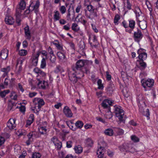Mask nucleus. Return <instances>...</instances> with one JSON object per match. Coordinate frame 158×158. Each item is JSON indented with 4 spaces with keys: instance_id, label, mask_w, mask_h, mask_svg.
Instances as JSON below:
<instances>
[{
    "instance_id": "obj_1",
    "label": "nucleus",
    "mask_w": 158,
    "mask_h": 158,
    "mask_svg": "<svg viewBox=\"0 0 158 158\" xmlns=\"http://www.w3.org/2000/svg\"><path fill=\"white\" fill-rule=\"evenodd\" d=\"M33 71L38 74L37 79L39 82L37 85L39 88L45 89L47 87L48 85V82L44 81L42 82L41 81H40V79L39 78V77H42V79L44 78L46 75V73L38 68H35L33 70Z\"/></svg>"
},
{
    "instance_id": "obj_2",
    "label": "nucleus",
    "mask_w": 158,
    "mask_h": 158,
    "mask_svg": "<svg viewBox=\"0 0 158 158\" xmlns=\"http://www.w3.org/2000/svg\"><path fill=\"white\" fill-rule=\"evenodd\" d=\"M33 102L34 106L32 107V110L35 113L39 112L41 107L44 104V100L40 98H35Z\"/></svg>"
},
{
    "instance_id": "obj_3",
    "label": "nucleus",
    "mask_w": 158,
    "mask_h": 158,
    "mask_svg": "<svg viewBox=\"0 0 158 158\" xmlns=\"http://www.w3.org/2000/svg\"><path fill=\"white\" fill-rule=\"evenodd\" d=\"M114 113L120 122L124 123L126 117L124 115V111L122 107L119 106H115L114 107Z\"/></svg>"
},
{
    "instance_id": "obj_4",
    "label": "nucleus",
    "mask_w": 158,
    "mask_h": 158,
    "mask_svg": "<svg viewBox=\"0 0 158 158\" xmlns=\"http://www.w3.org/2000/svg\"><path fill=\"white\" fill-rule=\"evenodd\" d=\"M141 83L144 90L148 91L150 90V88L153 85L154 81L151 79H143L141 81Z\"/></svg>"
},
{
    "instance_id": "obj_5",
    "label": "nucleus",
    "mask_w": 158,
    "mask_h": 158,
    "mask_svg": "<svg viewBox=\"0 0 158 158\" xmlns=\"http://www.w3.org/2000/svg\"><path fill=\"white\" fill-rule=\"evenodd\" d=\"M85 61L84 60H79L76 63V69L74 70L75 71H77L79 72L78 71L80 72V73L81 74V76H83V73L81 71V68L84 66L85 64Z\"/></svg>"
},
{
    "instance_id": "obj_6",
    "label": "nucleus",
    "mask_w": 158,
    "mask_h": 158,
    "mask_svg": "<svg viewBox=\"0 0 158 158\" xmlns=\"http://www.w3.org/2000/svg\"><path fill=\"white\" fill-rule=\"evenodd\" d=\"M77 71H75L74 69H73L69 73V79L71 82L73 84L76 83L77 81L78 77H76V75L75 74V73L77 74Z\"/></svg>"
},
{
    "instance_id": "obj_7",
    "label": "nucleus",
    "mask_w": 158,
    "mask_h": 158,
    "mask_svg": "<svg viewBox=\"0 0 158 158\" xmlns=\"http://www.w3.org/2000/svg\"><path fill=\"white\" fill-rule=\"evenodd\" d=\"M16 120L15 119L11 118L9 119L7 123V126L10 130L14 129L16 127V124L15 123Z\"/></svg>"
},
{
    "instance_id": "obj_8",
    "label": "nucleus",
    "mask_w": 158,
    "mask_h": 158,
    "mask_svg": "<svg viewBox=\"0 0 158 158\" xmlns=\"http://www.w3.org/2000/svg\"><path fill=\"white\" fill-rule=\"evenodd\" d=\"M139 54V57L140 60H145L147 58V54L144 52V50L142 48H140L137 51Z\"/></svg>"
},
{
    "instance_id": "obj_9",
    "label": "nucleus",
    "mask_w": 158,
    "mask_h": 158,
    "mask_svg": "<svg viewBox=\"0 0 158 158\" xmlns=\"http://www.w3.org/2000/svg\"><path fill=\"white\" fill-rule=\"evenodd\" d=\"M47 122H43L39 128V133L42 135L46 134L47 133Z\"/></svg>"
},
{
    "instance_id": "obj_10",
    "label": "nucleus",
    "mask_w": 158,
    "mask_h": 158,
    "mask_svg": "<svg viewBox=\"0 0 158 158\" xmlns=\"http://www.w3.org/2000/svg\"><path fill=\"white\" fill-rule=\"evenodd\" d=\"M27 136L28 139L26 141V143L28 145L33 141V139L36 138L35 133L34 132H30Z\"/></svg>"
},
{
    "instance_id": "obj_11",
    "label": "nucleus",
    "mask_w": 158,
    "mask_h": 158,
    "mask_svg": "<svg viewBox=\"0 0 158 158\" xmlns=\"http://www.w3.org/2000/svg\"><path fill=\"white\" fill-rule=\"evenodd\" d=\"M40 2L39 1L37 0L36 1L35 4L33 5L32 3H31L29 6L30 8V10L31 11L34 10L35 13L37 14L38 12V8L39 7Z\"/></svg>"
},
{
    "instance_id": "obj_12",
    "label": "nucleus",
    "mask_w": 158,
    "mask_h": 158,
    "mask_svg": "<svg viewBox=\"0 0 158 158\" xmlns=\"http://www.w3.org/2000/svg\"><path fill=\"white\" fill-rule=\"evenodd\" d=\"M63 112L65 115L68 117L71 118L73 116V114L68 106H66L64 108Z\"/></svg>"
},
{
    "instance_id": "obj_13",
    "label": "nucleus",
    "mask_w": 158,
    "mask_h": 158,
    "mask_svg": "<svg viewBox=\"0 0 158 158\" xmlns=\"http://www.w3.org/2000/svg\"><path fill=\"white\" fill-rule=\"evenodd\" d=\"M112 102L110 100L106 99L104 100L102 103V106L104 108H107L108 109H110V106L112 104Z\"/></svg>"
},
{
    "instance_id": "obj_14",
    "label": "nucleus",
    "mask_w": 158,
    "mask_h": 158,
    "mask_svg": "<svg viewBox=\"0 0 158 158\" xmlns=\"http://www.w3.org/2000/svg\"><path fill=\"white\" fill-rule=\"evenodd\" d=\"M136 65L141 69H144L146 67V63L143 60H137Z\"/></svg>"
},
{
    "instance_id": "obj_15",
    "label": "nucleus",
    "mask_w": 158,
    "mask_h": 158,
    "mask_svg": "<svg viewBox=\"0 0 158 158\" xmlns=\"http://www.w3.org/2000/svg\"><path fill=\"white\" fill-rule=\"evenodd\" d=\"M14 79L12 78L10 81L7 78H6L4 81V85H0V87H2V89L6 88V86L8 85L9 84L11 85H12Z\"/></svg>"
},
{
    "instance_id": "obj_16",
    "label": "nucleus",
    "mask_w": 158,
    "mask_h": 158,
    "mask_svg": "<svg viewBox=\"0 0 158 158\" xmlns=\"http://www.w3.org/2000/svg\"><path fill=\"white\" fill-rule=\"evenodd\" d=\"M104 150L103 147L100 146L97 150V155L98 158H105L104 156Z\"/></svg>"
},
{
    "instance_id": "obj_17",
    "label": "nucleus",
    "mask_w": 158,
    "mask_h": 158,
    "mask_svg": "<svg viewBox=\"0 0 158 158\" xmlns=\"http://www.w3.org/2000/svg\"><path fill=\"white\" fill-rule=\"evenodd\" d=\"M53 19L54 21L59 20L61 18V15L58 10H55L53 12Z\"/></svg>"
},
{
    "instance_id": "obj_18",
    "label": "nucleus",
    "mask_w": 158,
    "mask_h": 158,
    "mask_svg": "<svg viewBox=\"0 0 158 158\" xmlns=\"http://www.w3.org/2000/svg\"><path fill=\"white\" fill-rule=\"evenodd\" d=\"M139 22V26L141 29L142 30H144L147 27V23L146 22L143 20H140L138 21Z\"/></svg>"
},
{
    "instance_id": "obj_19",
    "label": "nucleus",
    "mask_w": 158,
    "mask_h": 158,
    "mask_svg": "<svg viewBox=\"0 0 158 158\" xmlns=\"http://www.w3.org/2000/svg\"><path fill=\"white\" fill-rule=\"evenodd\" d=\"M10 66H8L6 67L3 68L1 69L2 72L4 73L2 75V77H5L7 75L8 73L10 71Z\"/></svg>"
},
{
    "instance_id": "obj_20",
    "label": "nucleus",
    "mask_w": 158,
    "mask_h": 158,
    "mask_svg": "<svg viewBox=\"0 0 158 158\" xmlns=\"http://www.w3.org/2000/svg\"><path fill=\"white\" fill-rule=\"evenodd\" d=\"M8 53V50L6 49H4L1 52V56L3 59H5L7 57Z\"/></svg>"
},
{
    "instance_id": "obj_21",
    "label": "nucleus",
    "mask_w": 158,
    "mask_h": 158,
    "mask_svg": "<svg viewBox=\"0 0 158 158\" xmlns=\"http://www.w3.org/2000/svg\"><path fill=\"white\" fill-rule=\"evenodd\" d=\"M51 141L53 142L56 146H57L58 149L62 147L61 143H58L57 139L56 137H53L51 139Z\"/></svg>"
},
{
    "instance_id": "obj_22",
    "label": "nucleus",
    "mask_w": 158,
    "mask_h": 158,
    "mask_svg": "<svg viewBox=\"0 0 158 158\" xmlns=\"http://www.w3.org/2000/svg\"><path fill=\"white\" fill-rule=\"evenodd\" d=\"M5 21L6 24L10 25L13 24L14 22V19L10 16H6L5 18Z\"/></svg>"
},
{
    "instance_id": "obj_23",
    "label": "nucleus",
    "mask_w": 158,
    "mask_h": 158,
    "mask_svg": "<svg viewBox=\"0 0 158 158\" xmlns=\"http://www.w3.org/2000/svg\"><path fill=\"white\" fill-rule=\"evenodd\" d=\"M25 33L27 38L30 40L31 37L30 32L29 29V27L27 26L24 28Z\"/></svg>"
},
{
    "instance_id": "obj_24",
    "label": "nucleus",
    "mask_w": 158,
    "mask_h": 158,
    "mask_svg": "<svg viewBox=\"0 0 158 158\" xmlns=\"http://www.w3.org/2000/svg\"><path fill=\"white\" fill-rule=\"evenodd\" d=\"M134 36L135 39H141L142 37V34L141 31L139 29H138L137 31L135 32Z\"/></svg>"
},
{
    "instance_id": "obj_25",
    "label": "nucleus",
    "mask_w": 158,
    "mask_h": 158,
    "mask_svg": "<svg viewBox=\"0 0 158 158\" xmlns=\"http://www.w3.org/2000/svg\"><path fill=\"white\" fill-rule=\"evenodd\" d=\"M137 9L138 10V11H136L135 14L137 19L138 21L142 20L143 17L141 15V13L139 8H137Z\"/></svg>"
},
{
    "instance_id": "obj_26",
    "label": "nucleus",
    "mask_w": 158,
    "mask_h": 158,
    "mask_svg": "<svg viewBox=\"0 0 158 158\" xmlns=\"http://www.w3.org/2000/svg\"><path fill=\"white\" fill-rule=\"evenodd\" d=\"M26 6V4L25 1L23 0L21 1L19 4V9H17L18 10V12H19V9L21 10H24ZM19 12L20 13L21 11H20Z\"/></svg>"
},
{
    "instance_id": "obj_27",
    "label": "nucleus",
    "mask_w": 158,
    "mask_h": 158,
    "mask_svg": "<svg viewBox=\"0 0 158 158\" xmlns=\"http://www.w3.org/2000/svg\"><path fill=\"white\" fill-rule=\"evenodd\" d=\"M104 133L106 135L111 136L113 135L114 131L111 128H107L105 130Z\"/></svg>"
},
{
    "instance_id": "obj_28",
    "label": "nucleus",
    "mask_w": 158,
    "mask_h": 158,
    "mask_svg": "<svg viewBox=\"0 0 158 158\" xmlns=\"http://www.w3.org/2000/svg\"><path fill=\"white\" fill-rule=\"evenodd\" d=\"M34 120V115L33 114H30L28 120L27 122V125H30L33 122Z\"/></svg>"
},
{
    "instance_id": "obj_29",
    "label": "nucleus",
    "mask_w": 158,
    "mask_h": 158,
    "mask_svg": "<svg viewBox=\"0 0 158 158\" xmlns=\"http://www.w3.org/2000/svg\"><path fill=\"white\" fill-rule=\"evenodd\" d=\"M17 135L19 136L24 135L26 134V131L23 129H19L16 133Z\"/></svg>"
},
{
    "instance_id": "obj_30",
    "label": "nucleus",
    "mask_w": 158,
    "mask_h": 158,
    "mask_svg": "<svg viewBox=\"0 0 158 158\" xmlns=\"http://www.w3.org/2000/svg\"><path fill=\"white\" fill-rule=\"evenodd\" d=\"M85 6H87V8L88 10L89 11L90 13H92L94 10V7L91 5L89 4L85 3Z\"/></svg>"
},
{
    "instance_id": "obj_31",
    "label": "nucleus",
    "mask_w": 158,
    "mask_h": 158,
    "mask_svg": "<svg viewBox=\"0 0 158 158\" xmlns=\"http://www.w3.org/2000/svg\"><path fill=\"white\" fill-rule=\"evenodd\" d=\"M74 149L76 153H80L82 152V148L80 145L75 146L74 148Z\"/></svg>"
},
{
    "instance_id": "obj_32",
    "label": "nucleus",
    "mask_w": 158,
    "mask_h": 158,
    "mask_svg": "<svg viewBox=\"0 0 158 158\" xmlns=\"http://www.w3.org/2000/svg\"><path fill=\"white\" fill-rule=\"evenodd\" d=\"M18 96L15 92L13 91L10 94V97L11 99L15 100H17Z\"/></svg>"
},
{
    "instance_id": "obj_33",
    "label": "nucleus",
    "mask_w": 158,
    "mask_h": 158,
    "mask_svg": "<svg viewBox=\"0 0 158 158\" xmlns=\"http://www.w3.org/2000/svg\"><path fill=\"white\" fill-rule=\"evenodd\" d=\"M93 41L94 42V44H93L92 43L90 42L89 43V44L91 46H92V47H96L98 44L97 41V37L96 36L94 35L93 36Z\"/></svg>"
},
{
    "instance_id": "obj_34",
    "label": "nucleus",
    "mask_w": 158,
    "mask_h": 158,
    "mask_svg": "<svg viewBox=\"0 0 158 158\" xmlns=\"http://www.w3.org/2000/svg\"><path fill=\"white\" fill-rule=\"evenodd\" d=\"M83 124L82 122L80 120L77 121L75 123L76 127L78 128H81Z\"/></svg>"
},
{
    "instance_id": "obj_35",
    "label": "nucleus",
    "mask_w": 158,
    "mask_h": 158,
    "mask_svg": "<svg viewBox=\"0 0 158 158\" xmlns=\"http://www.w3.org/2000/svg\"><path fill=\"white\" fill-rule=\"evenodd\" d=\"M72 28L73 31H77L79 30V27L78 25L75 23H73L72 24Z\"/></svg>"
},
{
    "instance_id": "obj_36",
    "label": "nucleus",
    "mask_w": 158,
    "mask_h": 158,
    "mask_svg": "<svg viewBox=\"0 0 158 158\" xmlns=\"http://www.w3.org/2000/svg\"><path fill=\"white\" fill-rule=\"evenodd\" d=\"M120 19V17L119 15L117 14L115 16L114 19V23L115 25H117L118 23V21Z\"/></svg>"
},
{
    "instance_id": "obj_37",
    "label": "nucleus",
    "mask_w": 158,
    "mask_h": 158,
    "mask_svg": "<svg viewBox=\"0 0 158 158\" xmlns=\"http://www.w3.org/2000/svg\"><path fill=\"white\" fill-rule=\"evenodd\" d=\"M57 56L58 58L61 60H64L65 57V56L64 54L61 52H57Z\"/></svg>"
},
{
    "instance_id": "obj_38",
    "label": "nucleus",
    "mask_w": 158,
    "mask_h": 158,
    "mask_svg": "<svg viewBox=\"0 0 158 158\" xmlns=\"http://www.w3.org/2000/svg\"><path fill=\"white\" fill-rule=\"evenodd\" d=\"M98 86V88L99 89H102L104 88L103 85L102 83V81L101 79H99L97 81Z\"/></svg>"
},
{
    "instance_id": "obj_39",
    "label": "nucleus",
    "mask_w": 158,
    "mask_h": 158,
    "mask_svg": "<svg viewBox=\"0 0 158 158\" xmlns=\"http://www.w3.org/2000/svg\"><path fill=\"white\" fill-rule=\"evenodd\" d=\"M10 92V90L8 89L5 90L3 91H1L0 93V96H1L2 98L4 97L6 95L8 94Z\"/></svg>"
},
{
    "instance_id": "obj_40",
    "label": "nucleus",
    "mask_w": 158,
    "mask_h": 158,
    "mask_svg": "<svg viewBox=\"0 0 158 158\" xmlns=\"http://www.w3.org/2000/svg\"><path fill=\"white\" fill-rule=\"evenodd\" d=\"M135 21L132 20H129V27L132 29H133L135 27Z\"/></svg>"
},
{
    "instance_id": "obj_41",
    "label": "nucleus",
    "mask_w": 158,
    "mask_h": 158,
    "mask_svg": "<svg viewBox=\"0 0 158 158\" xmlns=\"http://www.w3.org/2000/svg\"><path fill=\"white\" fill-rule=\"evenodd\" d=\"M20 12H18V10H16V21L17 23L18 24H19L20 23V20L19 18V16L20 15Z\"/></svg>"
},
{
    "instance_id": "obj_42",
    "label": "nucleus",
    "mask_w": 158,
    "mask_h": 158,
    "mask_svg": "<svg viewBox=\"0 0 158 158\" xmlns=\"http://www.w3.org/2000/svg\"><path fill=\"white\" fill-rule=\"evenodd\" d=\"M112 117V115L110 109H108V111L106 114V118L110 119Z\"/></svg>"
},
{
    "instance_id": "obj_43",
    "label": "nucleus",
    "mask_w": 158,
    "mask_h": 158,
    "mask_svg": "<svg viewBox=\"0 0 158 158\" xmlns=\"http://www.w3.org/2000/svg\"><path fill=\"white\" fill-rule=\"evenodd\" d=\"M131 138V140L134 142H137L139 141V138L135 135H132Z\"/></svg>"
},
{
    "instance_id": "obj_44",
    "label": "nucleus",
    "mask_w": 158,
    "mask_h": 158,
    "mask_svg": "<svg viewBox=\"0 0 158 158\" xmlns=\"http://www.w3.org/2000/svg\"><path fill=\"white\" fill-rule=\"evenodd\" d=\"M46 66V60L44 58H43L41 61V63L40 64V67L42 69H44L45 68Z\"/></svg>"
},
{
    "instance_id": "obj_45",
    "label": "nucleus",
    "mask_w": 158,
    "mask_h": 158,
    "mask_svg": "<svg viewBox=\"0 0 158 158\" xmlns=\"http://www.w3.org/2000/svg\"><path fill=\"white\" fill-rule=\"evenodd\" d=\"M27 51L24 49H21L19 51V54L21 56H24L27 55Z\"/></svg>"
},
{
    "instance_id": "obj_46",
    "label": "nucleus",
    "mask_w": 158,
    "mask_h": 158,
    "mask_svg": "<svg viewBox=\"0 0 158 158\" xmlns=\"http://www.w3.org/2000/svg\"><path fill=\"white\" fill-rule=\"evenodd\" d=\"M53 44L59 50H61L62 49V46L57 41H55L53 43Z\"/></svg>"
},
{
    "instance_id": "obj_47",
    "label": "nucleus",
    "mask_w": 158,
    "mask_h": 158,
    "mask_svg": "<svg viewBox=\"0 0 158 158\" xmlns=\"http://www.w3.org/2000/svg\"><path fill=\"white\" fill-rule=\"evenodd\" d=\"M38 56H36L35 58H34L32 60V62L34 66H36L38 62V57L39 56V55L38 54H37Z\"/></svg>"
},
{
    "instance_id": "obj_48",
    "label": "nucleus",
    "mask_w": 158,
    "mask_h": 158,
    "mask_svg": "<svg viewBox=\"0 0 158 158\" xmlns=\"http://www.w3.org/2000/svg\"><path fill=\"white\" fill-rule=\"evenodd\" d=\"M143 99V97L142 94H139L137 97V100L139 103H141L140 102H142V103H143L144 102L142 101Z\"/></svg>"
},
{
    "instance_id": "obj_49",
    "label": "nucleus",
    "mask_w": 158,
    "mask_h": 158,
    "mask_svg": "<svg viewBox=\"0 0 158 158\" xmlns=\"http://www.w3.org/2000/svg\"><path fill=\"white\" fill-rule=\"evenodd\" d=\"M41 156L39 152H35L33 154L32 158H40Z\"/></svg>"
},
{
    "instance_id": "obj_50",
    "label": "nucleus",
    "mask_w": 158,
    "mask_h": 158,
    "mask_svg": "<svg viewBox=\"0 0 158 158\" xmlns=\"http://www.w3.org/2000/svg\"><path fill=\"white\" fill-rule=\"evenodd\" d=\"M123 92L124 96L126 97L127 98L130 95V93L127 91L125 89H123Z\"/></svg>"
},
{
    "instance_id": "obj_51",
    "label": "nucleus",
    "mask_w": 158,
    "mask_h": 158,
    "mask_svg": "<svg viewBox=\"0 0 158 158\" xmlns=\"http://www.w3.org/2000/svg\"><path fill=\"white\" fill-rule=\"evenodd\" d=\"M5 141L4 138L2 136H0V147L4 143Z\"/></svg>"
},
{
    "instance_id": "obj_52",
    "label": "nucleus",
    "mask_w": 158,
    "mask_h": 158,
    "mask_svg": "<svg viewBox=\"0 0 158 158\" xmlns=\"http://www.w3.org/2000/svg\"><path fill=\"white\" fill-rule=\"evenodd\" d=\"M60 10L62 14H64L66 11V8L64 6H61L60 8Z\"/></svg>"
},
{
    "instance_id": "obj_53",
    "label": "nucleus",
    "mask_w": 158,
    "mask_h": 158,
    "mask_svg": "<svg viewBox=\"0 0 158 158\" xmlns=\"http://www.w3.org/2000/svg\"><path fill=\"white\" fill-rule=\"evenodd\" d=\"M50 60L52 62H54L56 60V58L54 54L50 55Z\"/></svg>"
},
{
    "instance_id": "obj_54",
    "label": "nucleus",
    "mask_w": 158,
    "mask_h": 158,
    "mask_svg": "<svg viewBox=\"0 0 158 158\" xmlns=\"http://www.w3.org/2000/svg\"><path fill=\"white\" fill-rule=\"evenodd\" d=\"M15 152H17L16 153H20L21 152L20 151V148L19 146H15Z\"/></svg>"
},
{
    "instance_id": "obj_55",
    "label": "nucleus",
    "mask_w": 158,
    "mask_h": 158,
    "mask_svg": "<svg viewBox=\"0 0 158 158\" xmlns=\"http://www.w3.org/2000/svg\"><path fill=\"white\" fill-rule=\"evenodd\" d=\"M81 5H77L75 9L76 12L77 13H79L81 9Z\"/></svg>"
},
{
    "instance_id": "obj_56",
    "label": "nucleus",
    "mask_w": 158,
    "mask_h": 158,
    "mask_svg": "<svg viewBox=\"0 0 158 158\" xmlns=\"http://www.w3.org/2000/svg\"><path fill=\"white\" fill-rule=\"evenodd\" d=\"M84 17L83 16L81 17L79 19V21L83 25H85L86 22V21L84 19Z\"/></svg>"
},
{
    "instance_id": "obj_57",
    "label": "nucleus",
    "mask_w": 158,
    "mask_h": 158,
    "mask_svg": "<svg viewBox=\"0 0 158 158\" xmlns=\"http://www.w3.org/2000/svg\"><path fill=\"white\" fill-rule=\"evenodd\" d=\"M144 114L145 115L147 116L148 118V119H149V116L150 115V113L148 109H147L146 110V111L144 112Z\"/></svg>"
},
{
    "instance_id": "obj_58",
    "label": "nucleus",
    "mask_w": 158,
    "mask_h": 158,
    "mask_svg": "<svg viewBox=\"0 0 158 158\" xmlns=\"http://www.w3.org/2000/svg\"><path fill=\"white\" fill-rule=\"evenodd\" d=\"M96 119L97 120L100 122H101L103 123H106V121L100 117H97L96 118Z\"/></svg>"
},
{
    "instance_id": "obj_59",
    "label": "nucleus",
    "mask_w": 158,
    "mask_h": 158,
    "mask_svg": "<svg viewBox=\"0 0 158 158\" xmlns=\"http://www.w3.org/2000/svg\"><path fill=\"white\" fill-rule=\"evenodd\" d=\"M121 76L123 79H128V77L124 72H122L121 73Z\"/></svg>"
},
{
    "instance_id": "obj_60",
    "label": "nucleus",
    "mask_w": 158,
    "mask_h": 158,
    "mask_svg": "<svg viewBox=\"0 0 158 158\" xmlns=\"http://www.w3.org/2000/svg\"><path fill=\"white\" fill-rule=\"evenodd\" d=\"M66 147L68 148H70L72 147V142L71 141H69L67 142Z\"/></svg>"
},
{
    "instance_id": "obj_61",
    "label": "nucleus",
    "mask_w": 158,
    "mask_h": 158,
    "mask_svg": "<svg viewBox=\"0 0 158 158\" xmlns=\"http://www.w3.org/2000/svg\"><path fill=\"white\" fill-rule=\"evenodd\" d=\"M59 20V23L60 24L62 25H64L66 23V21L63 19H60Z\"/></svg>"
},
{
    "instance_id": "obj_62",
    "label": "nucleus",
    "mask_w": 158,
    "mask_h": 158,
    "mask_svg": "<svg viewBox=\"0 0 158 158\" xmlns=\"http://www.w3.org/2000/svg\"><path fill=\"white\" fill-rule=\"evenodd\" d=\"M36 94L37 93L35 92L30 93L29 94V96L31 98L35 96Z\"/></svg>"
},
{
    "instance_id": "obj_63",
    "label": "nucleus",
    "mask_w": 158,
    "mask_h": 158,
    "mask_svg": "<svg viewBox=\"0 0 158 158\" xmlns=\"http://www.w3.org/2000/svg\"><path fill=\"white\" fill-rule=\"evenodd\" d=\"M92 28L94 31L96 33H98V30L97 29L95 26L93 24H91Z\"/></svg>"
},
{
    "instance_id": "obj_64",
    "label": "nucleus",
    "mask_w": 158,
    "mask_h": 158,
    "mask_svg": "<svg viewBox=\"0 0 158 158\" xmlns=\"http://www.w3.org/2000/svg\"><path fill=\"white\" fill-rule=\"evenodd\" d=\"M106 74L107 80H110L111 79V75L109 74V72L107 71L106 72Z\"/></svg>"
}]
</instances>
